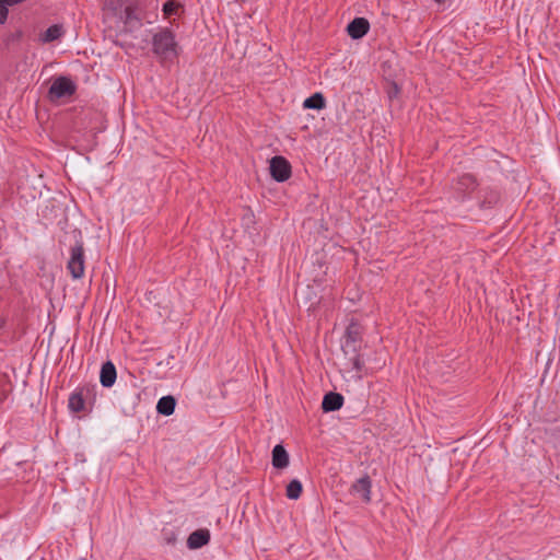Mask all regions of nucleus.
I'll return each mask as SVG.
<instances>
[{
  "label": "nucleus",
  "mask_w": 560,
  "mask_h": 560,
  "mask_svg": "<svg viewBox=\"0 0 560 560\" xmlns=\"http://www.w3.org/2000/svg\"><path fill=\"white\" fill-rule=\"evenodd\" d=\"M105 16H116L126 30H138L145 19V0H103Z\"/></svg>",
  "instance_id": "nucleus-1"
},
{
  "label": "nucleus",
  "mask_w": 560,
  "mask_h": 560,
  "mask_svg": "<svg viewBox=\"0 0 560 560\" xmlns=\"http://www.w3.org/2000/svg\"><path fill=\"white\" fill-rule=\"evenodd\" d=\"M62 244L69 245V259L67 269L73 279H81L84 276L85 256L82 232L79 229L67 231Z\"/></svg>",
  "instance_id": "nucleus-2"
},
{
  "label": "nucleus",
  "mask_w": 560,
  "mask_h": 560,
  "mask_svg": "<svg viewBox=\"0 0 560 560\" xmlns=\"http://www.w3.org/2000/svg\"><path fill=\"white\" fill-rule=\"evenodd\" d=\"M153 51L163 59H172L177 56V43L175 35L168 28H163L153 36Z\"/></svg>",
  "instance_id": "nucleus-3"
},
{
  "label": "nucleus",
  "mask_w": 560,
  "mask_h": 560,
  "mask_svg": "<svg viewBox=\"0 0 560 560\" xmlns=\"http://www.w3.org/2000/svg\"><path fill=\"white\" fill-rule=\"evenodd\" d=\"M75 92L74 83L66 78H57L49 88L48 96L51 101L59 100L62 97L71 96Z\"/></svg>",
  "instance_id": "nucleus-4"
},
{
  "label": "nucleus",
  "mask_w": 560,
  "mask_h": 560,
  "mask_svg": "<svg viewBox=\"0 0 560 560\" xmlns=\"http://www.w3.org/2000/svg\"><path fill=\"white\" fill-rule=\"evenodd\" d=\"M270 174L279 183L285 182L291 176V165L283 156H273L270 160Z\"/></svg>",
  "instance_id": "nucleus-5"
},
{
  "label": "nucleus",
  "mask_w": 560,
  "mask_h": 560,
  "mask_svg": "<svg viewBox=\"0 0 560 560\" xmlns=\"http://www.w3.org/2000/svg\"><path fill=\"white\" fill-rule=\"evenodd\" d=\"M371 478L365 475L352 485L351 492L358 495L363 502L369 503L371 501Z\"/></svg>",
  "instance_id": "nucleus-6"
},
{
  "label": "nucleus",
  "mask_w": 560,
  "mask_h": 560,
  "mask_svg": "<svg viewBox=\"0 0 560 560\" xmlns=\"http://www.w3.org/2000/svg\"><path fill=\"white\" fill-rule=\"evenodd\" d=\"M370 30V23L364 18H355L348 26L347 32L353 39L362 38Z\"/></svg>",
  "instance_id": "nucleus-7"
},
{
  "label": "nucleus",
  "mask_w": 560,
  "mask_h": 560,
  "mask_svg": "<svg viewBox=\"0 0 560 560\" xmlns=\"http://www.w3.org/2000/svg\"><path fill=\"white\" fill-rule=\"evenodd\" d=\"M342 405L343 396L334 392L326 394L322 401V408L325 412L339 410Z\"/></svg>",
  "instance_id": "nucleus-8"
},
{
  "label": "nucleus",
  "mask_w": 560,
  "mask_h": 560,
  "mask_svg": "<svg viewBox=\"0 0 560 560\" xmlns=\"http://www.w3.org/2000/svg\"><path fill=\"white\" fill-rule=\"evenodd\" d=\"M210 540V533L208 529H198L192 532L188 539L187 546L189 549H198L207 545Z\"/></svg>",
  "instance_id": "nucleus-9"
},
{
  "label": "nucleus",
  "mask_w": 560,
  "mask_h": 560,
  "mask_svg": "<svg viewBox=\"0 0 560 560\" xmlns=\"http://www.w3.org/2000/svg\"><path fill=\"white\" fill-rule=\"evenodd\" d=\"M117 373L113 362L107 361L102 365L100 382L104 387H112L116 381Z\"/></svg>",
  "instance_id": "nucleus-10"
},
{
  "label": "nucleus",
  "mask_w": 560,
  "mask_h": 560,
  "mask_svg": "<svg viewBox=\"0 0 560 560\" xmlns=\"http://www.w3.org/2000/svg\"><path fill=\"white\" fill-rule=\"evenodd\" d=\"M289 465V454L285 448L278 444L272 450V466L278 469H283Z\"/></svg>",
  "instance_id": "nucleus-11"
},
{
  "label": "nucleus",
  "mask_w": 560,
  "mask_h": 560,
  "mask_svg": "<svg viewBox=\"0 0 560 560\" xmlns=\"http://www.w3.org/2000/svg\"><path fill=\"white\" fill-rule=\"evenodd\" d=\"M176 406V400L173 396H164L160 398L156 405V410L159 413L164 416H171Z\"/></svg>",
  "instance_id": "nucleus-12"
},
{
  "label": "nucleus",
  "mask_w": 560,
  "mask_h": 560,
  "mask_svg": "<svg viewBox=\"0 0 560 560\" xmlns=\"http://www.w3.org/2000/svg\"><path fill=\"white\" fill-rule=\"evenodd\" d=\"M63 27L59 24H54L49 26L42 35L40 40L43 43H50L56 39H59L63 35Z\"/></svg>",
  "instance_id": "nucleus-13"
},
{
  "label": "nucleus",
  "mask_w": 560,
  "mask_h": 560,
  "mask_svg": "<svg viewBox=\"0 0 560 560\" xmlns=\"http://www.w3.org/2000/svg\"><path fill=\"white\" fill-rule=\"evenodd\" d=\"M476 187V179L470 174L460 176L455 185V189L459 192L472 190Z\"/></svg>",
  "instance_id": "nucleus-14"
},
{
  "label": "nucleus",
  "mask_w": 560,
  "mask_h": 560,
  "mask_svg": "<svg viewBox=\"0 0 560 560\" xmlns=\"http://www.w3.org/2000/svg\"><path fill=\"white\" fill-rule=\"evenodd\" d=\"M325 98L322 93H315L312 96L307 97L303 106L305 108H312V109H323L325 107Z\"/></svg>",
  "instance_id": "nucleus-15"
},
{
  "label": "nucleus",
  "mask_w": 560,
  "mask_h": 560,
  "mask_svg": "<svg viewBox=\"0 0 560 560\" xmlns=\"http://www.w3.org/2000/svg\"><path fill=\"white\" fill-rule=\"evenodd\" d=\"M302 483L298 479H293L287 486V497L291 500H296L301 497Z\"/></svg>",
  "instance_id": "nucleus-16"
},
{
  "label": "nucleus",
  "mask_w": 560,
  "mask_h": 560,
  "mask_svg": "<svg viewBox=\"0 0 560 560\" xmlns=\"http://www.w3.org/2000/svg\"><path fill=\"white\" fill-rule=\"evenodd\" d=\"M85 402L80 393H73L69 397V408L73 412H80L84 409Z\"/></svg>",
  "instance_id": "nucleus-17"
},
{
  "label": "nucleus",
  "mask_w": 560,
  "mask_h": 560,
  "mask_svg": "<svg viewBox=\"0 0 560 560\" xmlns=\"http://www.w3.org/2000/svg\"><path fill=\"white\" fill-rule=\"evenodd\" d=\"M182 5L179 2L175 0H168L163 5V13L165 18L170 19L173 15H177Z\"/></svg>",
  "instance_id": "nucleus-18"
},
{
  "label": "nucleus",
  "mask_w": 560,
  "mask_h": 560,
  "mask_svg": "<svg viewBox=\"0 0 560 560\" xmlns=\"http://www.w3.org/2000/svg\"><path fill=\"white\" fill-rule=\"evenodd\" d=\"M163 539L167 545H175L177 541V535L174 530H163Z\"/></svg>",
  "instance_id": "nucleus-19"
},
{
  "label": "nucleus",
  "mask_w": 560,
  "mask_h": 560,
  "mask_svg": "<svg viewBox=\"0 0 560 560\" xmlns=\"http://www.w3.org/2000/svg\"><path fill=\"white\" fill-rule=\"evenodd\" d=\"M352 364H353V369H354L357 372H360V371L362 370L363 361L361 360L360 355H355V357L352 359Z\"/></svg>",
  "instance_id": "nucleus-20"
},
{
  "label": "nucleus",
  "mask_w": 560,
  "mask_h": 560,
  "mask_svg": "<svg viewBox=\"0 0 560 560\" xmlns=\"http://www.w3.org/2000/svg\"><path fill=\"white\" fill-rule=\"evenodd\" d=\"M438 3H443L445 0H434Z\"/></svg>",
  "instance_id": "nucleus-21"
},
{
  "label": "nucleus",
  "mask_w": 560,
  "mask_h": 560,
  "mask_svg": "<svg viewBox=\"0 0 560 560\" xmlns=\"http://www.w3.org/2000/svg\"><path fill=\"white\" fill-rule=\"evenodd\" d=\"M352 331L348 329V336L351 337Z\"/></svg>",
  "instance_id": "nucleus-22"
}]
</instances>
